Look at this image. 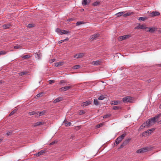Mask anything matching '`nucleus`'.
Instances as JSON below:
<instances>
[{"mask_svg": "<svg viewBox=\"0 0 161 161\" xmlns=\"http://www.w3.org/2000/svg\"><path fill=\"white\" fill-rule=\"evenodd\" d=\"M149 150L148 147L142 148L137 150L136 152L137 153H143L147 152Z\"/></svg>", "mask_w": 161, "mask_h": 161, "instance_id": "obj_1", "label": "nucleus"}, {"mask_svg": "<svg viewBox=\"0 0 161 161\" xmlns=\"http://www.w3.org/2000/svg\"><path fill=\"white\" fill-rule=\"evenodd\" d=\"M122 101L124 103H131L133 101V99L132 97L130 96H127L122 98Z\"/></svg>", "mask_w": 161, "mask_h": 161, "instance_id": "obj_2", "label": "nucleus"}, {"mask_svg": "<svg viewBox=\"0 0 161 161\" xmlns=\"http://www.w3.org/2000/svg\"><path fill=\"white\" fill-rule=\"evenodd\" d=\"M125 136V134H123L120 136L118 137L115 140V142L117 144H119L121 141L123 139Z\"/></svg>", "mask_w": 161, "mask_h": 161, "instance_id": "obj_3", "label": "nucleus"}, {"mask_svg": "<svg viewBox=\"0 0 161 161\" xmlns=\"http://www.w3.org/2000/svg\"><path fill=\"white\" fill-rule=\"evenodd\" d=\"M131 37L130 35H127L122 36H120L118 37V40L119 41H121L126 39H127Z\"/></svg>", "mask_w": 161, "mask_h": 161, "instance_id": "obj_4", "label": "nucleus"}, {"mask_svg": "<svg viewBox=\"0 0 161 161\" xmlns=\"http://www.w3.org/2000/svg\"><path fill=\"white\" fill-rule=\"evenodd\" d=\"M85 55V53H77L74 56V58H81L83 57Z\"/></svg>", "mask_w": 161, "mask_h": 161, "instance_id": "obj_5", "label": "nucleus"}, {"mask_svg": "<svg viewBox=\"0 0 161 161\" xmlns=\"http://www.w3.org/2000/svg\"><path fill=\"white\" fill-rule=\"evenodd\" d=\"M160 115L156 116L150 119L153 125L156 122L157 119L160 117Z\"/></svg>", "mask_w": 161, "mask_h": 161, "instance_id": "obj_6", "label": "nucleus"}, {"mask_svg": "<svg viewBox=\"0 0 161 161\" xmlns=\"http://www.w3.org/2000/svg\"><path fill=\"white\" fill-rule=\"evenodd\" d=\"M91 101H86L82 103L81 104V106L83 107H85L88 106L91 103Z\"/></svg>", "mask_w": 161, "mask_h": 161, "instance_id": "obj_7", "label": "nucleus"}, {"mask_svg": "<svg viewBox=\"0 0 161 161\" xmlns=\"http://www.w3.org/2000/svg\"><path fill=\"white\" fill-rule=\"evenodd\" d=\"M145 123V125H146V127H149L153 125L150 119L147 120Z\"/></svg>", "mask_w": 161, "mask_h": 161, "instance_id": "obj_8", "label": "nucleus"}, {"mask_svg": "<svg viewBox=\"0 0 161 161\" xmlns=\"http://www.w3.org/2000/svg\"><path fill=\"white\" fill-rule=\"evenodd\" d=\"M151 16L152 17H154L159 16L160 14L158 11L153 12L151 13Z\"/></svg>", "mask_w": 161, "mask_h": 161, "instance_id": "obj_9", "label": "nucleus"}, {"mask_svg": "<svg viewBox=\"0 0 161 161\" xmlns=\"http://www.w3.org/2000/svg\"><path fill=\"white\" fill-rule=\"evenodd\" d=\"M71 87L70 86L63 87L60 88L59 90L61 91H65L68 90Z\"/></svg>", "mask_w": 161, "mask_h": 161, "instance_id": "obj_10", "label": "nucleus"}, {"mask_svg": "<svg viewBox=\"0 0 161 161\" xmlns=\"http://www.w3.org/2000/svg\"><path fill=\"white\" fill-rule=\"evenodd\" d=\"M44 122H37L34 124V126H37L42 125L44 124Z\"/></svg>", "mask_w": 161, "mask_h": 161, "instance_id": "obj_11", "label": "nucleus"}, {"mask_svg": "<svg viewBox=\"0 0 161 161\" xmlns=\"http://www.w3.org/2000/svg\"><path fill=\"white\" fill-rule=\"evenodd\" d=\"M64 64V62L63 61H62L61 62H58L57 63H56L55 64V65L56 67L60 66L63 65Z\"/></svg>", "mask_w": 161, "mask_h": 161, "instance_id": "obj_12", "label": "nucleus"}, {"mask_svg": "<svg viewBox=\"0 0 161 161\" xmlns=\"http://www.w3.org/2000/svg\"><path fill=\"white\" fill-rule=\"evenodd\" d=\"M90 2V0H83L82 3L83 5H86L89 4Z\"/></svg>", "mask_w": 161, "mask_h": 161, "instance_id": "obj_13", "label": "nucleus"}, {"mask_svg": "<svg viewBox=\"0 0 161 161\" xmlns=\"http://www.w3.org/2000/svg\"><path fill=\"white\" fill-rule=\"evenodd\" d=\"M101 63V61L100 60H97L96 61H94L92 62V64L95 65H99Z\"/></svg>", "mask_w": 161, "mask_h": 161, "instance_id": "obj_14", "label": "nucleus"}, {"mask_svg": "<svg viewBox=\"0 0 161 161\" xmlns=\"http://www.w3.org/2000/svg\"><path fill=\"white\" fill-rule=\"evenodd\" d=\"M99 36V34H94L91 37V39L92 40L95 39L96 38Z\"/></svg>", "mask_w": 161, "mask_h": 161, "instance_id": "obj_15", "label": "nucleus"}, {"mask_svg": "<svg viewBox=\"0 0 161 161\" xmlns=\"http://www.w3.org/2000/svg\"><path fill=\"white\" fill-rule=\"evenodd\" d=\"M64 123L66 126H69L71 125V123L70 122H68L65 119L64 121Z\"/></svg>", "mask_w": 161, "mask_h": 161, "instance_id": "obj_16", "label": "nucleus"}, {"mask_svg": "<svg viewBox=\"0 0 161 161\" xmlns=\"http://www.w3.org/2000/svg\"><path fill=\"white\" fill-rule=\"evenodd\" d=\"M44 153V151L43 150H41L40 152L36 153L35 155L37 157H38L40 155L43 154Z\"/></svg>", "mask_w": 161, "mask_h": 161, "instance_id": "obj_17", "label": "nucleus"}, {"mask_svg": "<svg viewBox=\"0 0 161 161\" xmlns=\"http://www.w3.org/2000/svg\"><path fill=\"white\" fill-rule=\"evenodd\" d=\"M157 28L155 27H150V32L153 33L157 30Z\"/></svg>", "mask_w": 161, "mask_h": 161, "instance_id": "obj_18", "label": "nucleus"}, {"mask_svg": "<svg viewBox=\"0 0 161 161\" xmlns=\"http://www.w3.org/2000/svg\"><path fill=\"white\" fill-rule=\"evenodd\" d=\"M11 26L9 24H4L3 25V27L4 29H6L9 28Z\"/></svg>", "mask_w": 161, "mask_h": 161, "instance_id": "obj_19", "label": "nucleus"}, {"mask_svg": "<svg viewBox=\"0 0 161 161\" xmlns=\"http://www.w3.org/2000/svg\"><path fill=\"white\" fill-rule=\"evenodd\" d=\"M62 100V98L61 97H58L57 98L55 99L53 103H56L57 102H58Z\"/></svg>", "mask_w": 161, "mask_h": 161, "instance_id": "obj_20", "label": "nucleus"}, {"mask_svg": "<svg viewBox=\"0 0 161 161\" xmlns=\"http://www.w3.org/2000/svg\"><path fill=\"white\" fill-rule=\"evenodd\" d=\"M70 32L69 31H65V30H62V32H61V35L66 34L70 33Z\"/></svg>", "mask_w": 161, "mask_h": 161, "instance_id": "obj_21", "label": "nucleus"}, {"mask_svg": "<svg viewBox=\"0 0 161 161\" xmlns=\"http://www.w3.org/2000/svg\"><path fill=\"white\" fill-rule=\"evenodd\" d=\"M125 12H119L115 14V15H117V17H119L122 16L124 13Z\"/></svg>", "mask_w": 161, "mask_h": 161, "instance_id": "obj_22", "label": "nucleus"}, {"mask_svg": "<svg viewBox=\"0 0 161 161\" xmlns=\"http://www.w3.org/2000/svg\"><path fill=\"white\" fill-rule=\"evenodd\" d=\"M145 123H143L142 125L138 129V131L141 130L142 129L146 127V125H145Z\"/></svg>", "mask_w": 161, "mask_h": 161, "instance_id": "obj_23", "label": "nucleus"}, {"mask_svg": "<svg viewBox=\"0 0 161 161\" xmlns=\"http://www.w3.org/2000/svg\"><path fill=\"white\" fill-rule=\"evenodd\" d=\"M46 113V111L45 110H43L42 112H40L39 113V116L43 115L45 114Z\"/></svg>", "mask_w": 161, "mask_h": 161, "instance_id": "obj_24", "label": "nucleus"}, {"mask_svg": "<svg viewBox=\"0 0 161 161\" xmlns=\"http://www.w3.org/2000/svg\"><path fill=\"white\" fill-rule=\"evenodd\" d=\"M31 56L29 55H25L22 57V58L24 59H25L27 58H30Z\"/></svg>", "mask_w": 161, "mask_h": 161, "instance_id": "obj_25", "label": "nucleus"}, {"mask_svg": "<svg viewBox=\"0 0 161 161\" xmlns=\"http://www.w3.org/2000/svg\"><path fill=\"white\" fill-rule=\"evenodd\" d=\"M62 30L59 28H57L56 30V31L58 34H61V32H62Z\"/></svg>", "mask_w": 161, "mask_h": 161, "instance_id": "obj_26", "label": "nucleus"}, {"mask_svg": "<svg viewBox=\"0 0 161 161\" xmlns=\"http://www.w3.org/2000/svg\"><path fill=\"white\" fill-rule=\"evenodd\" d=\"M7 52L4 51H0V56L1 55H4L7 53Z\"/></svg>", "mask_w": 161, "mask_h": 161, "instance_id": "obj_27", "label": "nucleus"}, {"mask_svg": "<svg viewBox=\"0 0 161 161\" xmlns=\"http://www.w3.org/2000/svg\"><path fill=\"white\" fill-rule=\"evenodd\" d=\"M146 25H140V29H144Z\"/></svg>", "mask_w": 161, "mask_h": 161, "instance_id": "obj_28", "label": "nucleus"}, {"mask_svg": "<svg viewBox=\"0 0 161 161\" xmlns=\"http://www.w3.org/2000/svg\"><path fill=\"white\" fill-rule=\"evenodd\" d=\"M34 25L33 24H30L27 25V27L29 28H31L32 27H34Z\"/></svg>", "mask_w": 161, "mask_h": 161, "instance_id": "obj_29", "label": "nucleus"}, {"mask_svg": "<svg viewBox=\"0 0 161 161\" xmlns=\"http://www.w3.org/2000/svg\"><path fill=\"white\" fill-rule=\"evenodd\" d=\"M14 48L16 49H20L21 48V46L20 45L15 46L14 47Z\"/></svg>", "mask_w": 161, "mask_h": 161, "instance_id": "obj_30", "label": "nucleus"}, {"mask_svg": "<svg viewBox=\"0 0 161 161\" xmlns=\"http://www.w3.org/2000/svg\"><path fill=\"white\" fill-rule=\"evenodd\" d=\"M146 133H148V135H149V134H151V132H150V131H148V130H147V131H146L143 133V135L144 136H147V135H145V134H146Z\"/></svg>", "mask_w": 161, "mask_h": 161, "instance_id": "obj_31", "label": "nucleus"}, {"mask_svg": "<svg viewBox=\"0 0 161 161\" xmlns=\"http://www.w3.org/2000/svg\"><path fill=\"white\" fill-rule=\"evenodd\" d=\"M80 65H75L73 67V69H77L80 68Z\"/></svg>", "mask_w": 161, "mask_h": 161, "instance_id": "obj_32", "label": "nucleus"}, {"mask_svg": "<svg viewBox=\"0 0 161 161\" xmlns=\"http://www.w3.org/2000/svg\"><path fill=\"white\" fill-rule=\"evenodd\" d=\"M16 111V109H14L13 111H12L9 114V116H11L14 114Z\"/></svg>", "mask_w": 161, "mask_h": 161, "instance_id": "obj_33", "label": "nucleus"}, {"mask_svg": "<svg viewBox=\"0 0 161 161\" xmlns=\"http://www.w3.org/2000/svg\"><path fill=\"white\" fill-rule=\"evenodd\" d=\"M119 102L117 101H114L112 102V104H114L115 105H117L118 103Z\"/></svg>", "mask_w": 161, "mask_h": 161, "instance_id": "obj_34", "label": "nucleus"}, {"mask_svg": "<svg viewBox=\"0 0 161 161\" xmlns=\"http://www.w3.org/2000/svg\"><path fill=\"white\" fill-rule=\"evenodd\" d=\"M146 19V18H144L143 17H140L139 19V20L140 21H144Z\"/></svg>", "mask_w": 161, "mask_h": 161, "instance_id": "obj_35", "label": "nucleus"}, {"mask_svg": "<svg viewBox=\"0 0 161 161\" xmlns=\"http://www.w3.org/2000/svg\"><path fill=\"white\" fill-rule=\"evenodd\" d=\"M84 23L81 21L77 22L76 23V25L77 26L81 24H83Z\"/></svg>", "mask_w": 161, "mask_h": 161, "instance_id": "obj_36", "label": "nucleus"}, {"mask_svg": "<svg viewBox=\"0 0 161 161\" xmlns=\"http://www.w3.org/2000/svg\"><path fill=\"white\" fill-rule=\"evenodd\" d=\"M111 116V115L109 114H107L104 116L103 118H107Z\"/></svg>", "mask_w": 161, "mask_h": 161, "instance_id": "obj_37", "label": "nucleus"}, {"mask_svg": "<svg viewBox=\"0 0 161 161\" xmlns=\"http://www.w3.org/2000/svg\"><path fill=\"white\" fill-rule=\"evenodd\" d=\"M105 97L103 95H101L98 98V99L99 100H103L104 98Z\"/></svg>", "mask_w": 161, "mask_h": 161, "instance_id": "obj_38", "label": "nucleus"}, {"mask_svg": "<svg viewBox=\"0 0 161 161\" xmlns=\"http://www.w3.org/2000/svg\"><path fill=\"white\" fill-rule=\"evenodd\" d=\"M36 114V113L35 111H33L31 112H30L28 113L29 115H33Z\"/></svg>", "mask_w": 161, "mask_h": 161, "instance_id": "obj_39", "label": "nucleus"}, {"mask_svg": "<svg viewBox=\"0 0 161 161\" xmlns=\"http://www.w3.org/2000/svg\"><path fill=\"white\" fill-rule=\"evenodd\" d=\"M131 14V13H126V14H124L123 15V16L124 17H126V16H129Z\"/></svg>", "mask_w": 161, "mask_h": 161, "instance_id": "obj_40", "label": "nucleus"}, {"mask_svg": "<svg viewBox=\"0 0 161 161\" xmlns=\"http://www.w3.org/2000/svg\"><path fill=\"white\" fill-rule=\"evenodd\" d=\"M94 104L97 105L98 104V102L97 99H94Z\"/></svg>", "mask_w": 161, "mask_h": 161, "instance_id": "obj_41", "label": "nucleus"}, {"mask_svg": "<svg viewBox=\"0 0 161 161\" xmlns=\"http://www.w3.org/2000/svg\"><path fill=\"white\" fill-rule=\"evenodd\" d=\"M144 29L146 31L150 32V27H147L146 26Z\"/></svg>", "mask_w": 161, "mask_h": 161, "instance_id": "obj_42", "label": "nucleus"}, {"mask_svg": "<svg viewBox=\"0 0 161 161\" xmlns=\"http://www.w3.org/2000/svg\"><path fill=\"white\" fill-rule=\"evenodd\" d=\"M99 4L98 2H96L93 3V5L94 6H97Z\"/></svg>", "mask_w": 161, "mask_h": 161, "instance_id": "obj_43", "label": "nucleus"}, {"mask_svg": "<svg viewBox=\"0 0 161 161\" xmlns=\"http://www.w3.org/2000/svg\"><path fill=\"white\" fill-rule=\"evenodd\" d=\"M103 125V124L101 123L99 124H98L96 125V127L97 128H99L100 127H101Z\"/></svg>", "mask_w": 161, "mask_h": 161, "instance_id": "obj_44", "label": "nucleus"}, {"mask_svg": "<svg viewBox=\"0 0 161 161\" xmlns=\"http://www.w3.org/2000/svg\"><path fill=\"white\" fill-rule=\"evenodd\" d=\"M84 113V112L83 110H80L79 112L80 115H82Z\"/></svg>", "mask_w": 161, "mask_h": 161, "instance_id": "obj_45", "label": "nucleus"}, {"mask_svg": "<svg viewBox=\"0 0 161 161\" xmlns=\"http://www.w3.org/2000/svg\"><path fill=\"white\" fill-rule=\"evenodd\" d=\"M43 93H41L39 94H38L37 95V97H40L42 96L43 95Z\"/></svg>", "mask_w": 161, "mask_h": 161, "instance_id": "obj_46", "label": "nucleus"}, {"mask_svg": "<svg viewBox=\"0 0 161 161\" xmlns=\"http://www.w3.org/2000/svg\"><path fill=\"white\" fill-rule=\"evenodd\" d=\"M19 75H24L25 74V73L24 72H21L19 73Z\"/></svg>", "mask_w": 161, "mask_h": 161, "instance_id": "obj_47", "label": "nucleus"}, {"mask_svg": "<svg viewBox=\"0 0 161 161\" xmlns=\"http://www.w3.org/2000/svg\"><path fill=\"white\" fill-rule=\"evenodd\" d=\"M55 81L54 80H50L49 81V84H52L54 83Z\"/></svg>", "mask_w": 161, "mask_h": 161, "instance_id": "obj_48", "label": "nucleus"}, {"mask_svg": "<svg viewBox=\"0 0 161 161\" xmlns=\"http://www.w3.org/2000/svg\"><path fill=\"white\" fill-rule=\"evenodd\" d=\"M155 130V129L154 128H152V129H151L150 130H148V131H152V132H153V131L154 130Z\"/></svg>", "mask_w": 161, "mask_h": 161, "instance_id": "obj_49", "label": "nucleus"}, {"mask_svg": "<svg viewBox=\"0 0 161 161\" xmlns=\"http://www.w3.org/2000/svg\"><path fill=\"white\" fill-rule=\"evenodd\" d=\"M66 83V82L64 80H61L60 81V84H63V83Z\"/></svg>", "mask_w": 161, "mask_h": 161, "instance_id": "obj_50", "label": "nucleus"}, {"mask_svg": "<svg viewBox=\"0 0 161 161\" xmlns=\"http://www.w3.org/2000/svg\"><path fill=\"white\" fill-rule=\"evenodd\" d=\"M140 25L137 26H136L135 27V29H140Z\"/></svg>", "mask_w": 161, "mask_h": 161, "instance_id": "obj_51", "label": "nucleus"}, {"mask_svg": "<svg viewBox=\"0 0 161 161\" xmlns=\"http://www.w3.org/2000/svg\"><path fill=\"white\" fill-rule=\"evenodd\" d=\"M127 144V142L125 141L123 143V144H122V145H123V146H125L126 144Z\"/></svg>", "mask_w": 161, "mask_h": 161, "instance_id": "obj_52", "label": "nucleus"}, {"mask_svg": "<svg viewBox=\"0 0 161 161\" xmlns=\"http://www.w3.org/2000/svg\"><path fill=\"white\" fill-rule=\"evenodd\" d=\"M127 144V142L125 141L123 143V144H122V145H123V146H125L126 144Z\"/></svg>", "mask_w": 161, "mask_h": 161, "instance_id": "obj_53", "label": "nucleus"}, {"mask_svg": "<svg viewBox=\"0 0 161 161\" xmlns=\"http://www.w3.org/2000/svg\"><path fill=\"white\" fill-rule=\"evenodd\" d=\"M127 144V142L125 141L123 143V144H122V145H123V146H125L126 144Z\"/></svg>", "mask_w": 161, "mask_h": 161, "instance_id": "obj_54", "label": "nucleus"}, {"mask_svg": "<svg viewBox=\"0 0 161 161\" xmlns=\"http://www.w3.org/2000/svg\"><path fill=\"white\" fill-rule=\"evenodd\" d=\"M118 107H117V106H114L113 108L114 109V110H116V109H117L118 108Z\"/></svg>", "mask_w": 161, "mask_h": 161, "instance_id": "obj_55", "label": "nucleus"}, {"mask_svg": "<svg viewBox=\"0 0 161 161\" xmlns=\"http://www.w3.org/2000/svg\"><path fill=\"white\" fill-rule=\"evenodd\" d=\"M64 42V40H61V41H59L58 43L59 44H61V43H63V42Z\"/></svg>", "mask_w": 161, "mask_h": 161, "instance_id": "obj_56", "label": "nucleus"}, {"mask_svg": "<svg viewBox=\"0 0 161 161\" xmlns=\"http://www.w3.org/2000/svg\"><path fill=\"white\" fill-rule=\"evenodd\" d=\"M74 20V19H73V18H70V19H68L67 21H72Z\"/></svg>", "mask_w": 161, "mask_h": 161, "instance_id": "obj_57", "label": "nucleus"}, {"mask_svg": "<svg viewBox=\"0 0 161 161\" xmlns=\"http://www.w3.org/2000/svg\"><path fill=\"white\" fill-rule=\"evenodd\" d=\"M55 141L53 142H52L51 143H50V145H53V144H55Z\"/></svg>", "mask_w": 161, "mask_h": 161, "instance_id": "obj_58", "label": "nucleus"}, {"mask_svg": "<svg viewBox=\"0 0 161 161\" xmlns=\"http://www.w3.org/2000/svg\"><path fill=\"white\" fill-rule=\"evenodd\" d=\"M130 139H128L127 140L125 141L127 142V143H128L130 141Z\"/></svg>", "mask_w": 161, "mask_h": 161, "instance_id": "obj_59", "label": "nucleus"}, {"mask_svg": "<svg viewBox=\"0 0 161 161\" xmlns=\"http://www.w3.org/2000/svg\"><path fill=\"white\" fill-rule=\"evenodd\" d=\"M69 40V39L68 37H67L66 38V39H64V41H68Z\"/></svg>", "mask_w": 161, "mask_h": 161, "instance_id": "obj_60", "label": "nucleus"}, {"mask_svg": "<svg viewBox=\"0 0 161 161\" xmlns=\"http://www.w3.org/2000/svg\"><path fill=\"white\" fill-rule=\"evenodd\" d=\"M55 59H53L51 60V62H54L55 61Z\"/></svg>", "mask_w": 161, "mask_h": 161, "instance_id": "obj_61", "label": "nucleus"}, {"mask_svg": "<svg viewBox=\"0 0 161 161\" xmlns=\"http://www.w3.org/2000/svg\"><path fill=\"white\" fill-rule=\"evenodd\" d=\"M123 147V145L122 144L121 145V146H120V148H121V147Z\"/></svg>", "mask_w": 161, "mask_h": 161, "instance_id": "obj_62", "label": "nucleus"}, {"mask_svg": "<svg viewBox=\"0 0 161 161\" xmlns=\"http://www.w3.org/2000/svg\"><path fill=\"white\" fill-rule=\"evenodd\" d=\"M3 140V139L2 138H0V142H1Z\"/></svg>", "mask_w": 161, "mask_h": 161, "instance_id": "obj_63", "label": "nucleus"}, {"mask_svg": "<svg viewBox=\"0 0 161 161\" xmlns=\"http://www.w3.org/2000/svg\"><path fill=\"white\" fill-rule=\"evenodd\" d=\"M10 133V132H9V133H7V135H8Z\"/></svg>", "mask_w": 161, "mask_h": 161, "instance_id": "obj_64", "label": "nucleus"}]
</instances>
